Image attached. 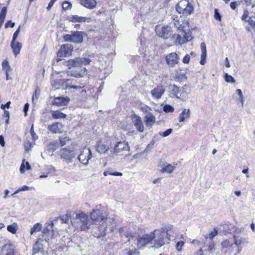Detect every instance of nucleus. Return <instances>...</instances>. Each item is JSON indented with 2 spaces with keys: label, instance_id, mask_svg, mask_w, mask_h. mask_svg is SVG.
Returning <instances> with one entry per match:
<instances>
[{
  "label": "nucleus",
  "instance_id": "nucleus-9",
  "mask_svg": "<svg viewBox=\"0 0 255 255\" xmlns=\"http://www.w3.org/2000/svg\"><path fill=\"white\" fill-rule=\"evenodd\" d=\"M153 239L154 236L151 233L144 235L137 239V245L139 248L143 247L148 244H152Z\"/></svg>",
  "mask_w": 255,
  "mask_h": 255
},
{
  "label": "nucleus",
  "instance_id": "nucleus-62",
  "mask_svg": "<svg viewBox=\"0 0 255 255\" xmlns=\"http://www.w3.org/2000/svg\"><path fill=\"white\" fill-rule=\"evenodd\" d=\"M7 9L6 7H3L0 12V16H4L5 17V15L6 14Z\"/></svg>",
  "mask_w": 255,
  "mask_h": 255
},
{
  "label": "nucleus",
  "instance_id": "nucleus-24",
  "mask_svg": "<svg viewBox=\"0 0 255 255\" xmlns=\"http://www.w3.org/2000/svg\"><path fill=\"white\" fill-rule=\"evenodd\" d=\"M10 46L14 55L16 56L19 53L20 51L22 48V45L20 42L15 41L11 42Z\"/></svg>",
  "mask_w": 255,
  "mask_h": 255
},
{
  "label": "nucleus",
  "instance_id": "nucleus-34",
  "mask_svg": "<svg viewBox=\"0 0 255 255\" xmlns=\"http://www.w3.org/2000/svg\"><path fill=\"white\" fill-rule=\"evenodd\" d=\"M174 169V167L173 166H171L170 164H167L162 168L161 171L162 172L171 173L173 172Z\"/></svg>",
  "mask_w": 255,
  "mask_h": 255
},
{
  "label": "nucleus",
  "instance_id": "nucleus-2",
  "mask_svg": "<svg viewBox=\"0 0 255 255\" xmlns=\"http://www.w3.org/2000/svg\"><path fill=\"white\" fill-rule=\"evenodd\" d=\"M71 224L77 231H84L91 228L92 222L87 214L81 212L73 213Z\"/></svg>",
  "mask_w": 255,
  "mask_h": 255
},
{
  "label": "nucleus",
  "instance_id": "nucleus-4",
  "mask_svg": "<svg viewBox=\"0 0 255 255\" xmlns=\"http://www.w3.org/2000/svg\"><path fill=\"white\" fill-rule=\"evenodd\" d=\"M91 60L89 58L76 57L67 61H64L63 64L68 66L69 69L72 67H81L90 64Z\"/></svg>",
  "mask_w": 255,
  "mask_h": 255
},
{
  "label": "nucleus",
  "instance_id": "nucleus-43",
  "mask_svg": "<svg viewBox=\"0 0 255 255\" xmlns=\"http://www.w3.org/2000/svg\"><path fill=\"white\" fill-rule=\"evenodd\" d=\"M40 94V90L38 87H37L35 89L34 94L33 95L32 97V101H34V99L37 100Z\"/></svg>",
  "mask_w": 255,
  "mask_h": 255
},
{
  "label": "nucleus",
  "instance_id": "nucleus-22",
  "mask_svg": "<svg viewBox=\"0 0 255 255\" xmlns=\"http://www.w3.org/2000/svg\"><path fill=\"white\" fill-rule=\"evenodd\" d=\"M80 3L82 5L90 9L94 8L97 5L95 0H80Z\"/></svg>",
  "mask_w": 255,
  "mask_h": 255
},
{
  "label": "nucleus",
  "instance_id": "nucleus-56",
  "mask_svg": "<svg viewBox=\"0 0 255 255\" xmlns=\"http://www.w3.org/2000/svg\"><path fill=\"white\" fill-rule=\"evenodd\" d=\"M30 131L33 139L35 140L36 139H37V136H36V133L34 131L33 126H32V127H31Z\"/></svg>",
  "mask_w": 255,
  "mask_h": 255
},
{
  "label": "nucleus",
  "instance_id": "nucleus-47",
  "mask_svg": "<svg viewBox=\"0 0 255 255\" xmlns=\"http://www.w3.org/2000/svg\"><path fill=\"white\" fill-rule=\"evenodd\" d=\"M173 229V226L170 224L166 225L163 228L159 229L161 231H164L166 233H168V231H171Z\"/></svg>",
  "mask_w": 255,
  "mask_h": 255
},
{
  "label": "nucleus",
  "instance_id": "nucleus-50",
  "mask_svg": "<svg viewBox=\"0 0 255 255\" xmlns=\"http://www.w3.org/2000/svg\"><path fill=\"white\" fill-rule=\"evenodd\" d=\"M3 69L6 71V70H11V69L8 64V62L6 61H3L2 63Z\"/></svg>",
  "mask_w": 255,
  "mask_h": 255
},
{
  "label": "nucleus",
  "instance_id": "nucleus-64",
  "mask_svg": "<svg viewBox=\"0 0 255 255\" xmlns=\"http://www.w3.org/2000/svg\"><path fill=\"white\" fill-rule=\"evenodd\" d=\"M214 244L213 241H211L209 245L208 246L207 250L209 251H211L214 249Z\"/></svg>",
  "mask_w": 255,
  "mask_h": 255
},
{
  "label": "nucleus",
  "instance_id": "nucleus-32",
  "mask_svg": "<svg viewBox=\"0 0 255 255\" xmlns=\"http://www.w3.org/2000/svg\"><path fill=\"white\" fill-rule=\"evenodd\" d=\"M18 229V225L16 223H14L11 225H8L7 230L10 233L14 234L16 233Z\"/></svg>",
  "mask_w": 255,
  "mask_h": 255
},
{
  "label": "nucleus",
  "instance_id": "nucleus-19",
  "mask_svg": "<svg viewBox=\"0 0 255 255\" xmlns=\"http://www.w3.org/2000/svg\"><path fill=\"white\" fill-rule=\"evenodd\" d=\"M70 99L68 97H57L55 98L53 104L59 107L64 106L67 105Z\"/></svg>",
  "mask_w": 255,
  "mask_h": 255
},
{
  "label": "nucleus",
  "instance_id": "nucleus-14",
  "mask_svg": "<svg viewBox=\"0 0 255 255\" xmlns=\"http://www.w3.org/2000/svg\"><path fill=\"white\" fill-rule=\"evenodd\" d=\"M165 92V89L163 86L160 85L155 87L150 91L152 97L154 99H159Z\"/></svg>",
  "mask_w": 255,
  "mask_h": 255
},
{
  "label": "nucleus",
  "instance_id": "nucleus-25",
  "mask_svg": "<svg viewBox=\"0 0 255 255\" xmlns=\"http://www.w3.org/2000/svg\"><path fill=\"white\" fill-rule=\"evenodd\" d=\"M2 255H14V251L12 247L10 245H5L1 250Z\"/></svg>",
  "mask_w": 255,
  "mask_h": 255
},
{
  "label": "nucleus",
  "instance_id": "nucleus-20",
  "mask_svg": "<svg viewBox=\"0 0 255 255\" xmlns=\"http://www.w3.org/2000/svg\"><path fill=\"white\" fill-rule=\"evenodd\" d=\"M191 111L189 109H183L182 112L180 114L179 116V122H184L186 120H188L190 118Z\"/></svg>",
  "mask_w": 255,
  "mask_h": 255
},
{
  "label": "nucleus",
  "instance_id": "nucleus-23",
  "mask_svg": "<svg viewBox=\"0 0 255 255\" xmlns=\"http://www.w3.org/2000/svg\"><path fill=\"white\" fill-rule=\"evenodd\" d=\"M72 42L75 43H81L83 42V32L76 31L72 33Z\"/></svg>",
  "mask_w": 255,
  "mask_h": 255
},
{
  "label": "nucleus",
  "instance_id": "nucleus-35",
  "mask_svg": "<svg viewBox=\"0 0 255 255\" xmlns=\"http://www.w3.org/2000/svg\"><path fill=\"white\" fill-rule=\"evenodd\" d=\"M172 38L175 39V42L177 44L181 45L184 43L183 37L182 38V37L179 34H173Z\"/></svg>",
  "mask_w": 255,
  "mask_h": 255
},
{
  "label": "nucleus",
  "instance_id": "nucleus-45",
  "mask_svg": "<svg viewBox=\"0 0 255 255\" xmlns=\"http://www.w3.org/2000/svg\"><path fill=\"white\" fill-rule=\"evenodd\" d=\"M184 35H183V39H184V43L185 42L190 41V40H192V36L190 34V33H185V32H184Z\"/></svg>",
  "mask_w": 255,
  "mask_h": 255
},
{
  "label": "nucleus",
  "instance_id": "nucleus-61",
  "mask_svg": "<svg viewBox=\"0 0 255 255\" xmlns=\"http://www.w3.org/2000/svg\"><path fill=\"white\" fill-rule=\"evenodd\" d=\"M184 245L183 242H178L176 244V249L178 251H181L182 247Z\"/></svg>",
  "mask_w": 255,
  "mask_h": 255
},
{
  "label": "nucleus",
  "instance_id": "nucleus-17",
  "mask_svg": "<svg viewBox=\"0 0 255 255\" xmlns=\"http://www.w3.org/2000/svg\"><path fill=\"white\" fill-rule=\"evenodd\" d=\"M155 116L151 113L145 115L144 122L147 128H151L155 123Z\"/></svg>",
  "mask_w": 255,
  "mask_h": 255
},
{
  "label": "nucleus",
  "instance_id": "nucleus-5",
  "mask_svg": "<svg viewBox=\"0 0 255 255\" xmlns=\"http://www.w3.org/2000/svg\"><path fill=\"white\" fill-rule=\"evenodd\" d=\"M176 10L179 13L188 15L191 13L193 10L192 5L186 0L180 1L176 5Z\"/></svg>",
  "mask_w": 255,
  "mask_h": 255
},
{
  "label": "nucleus",
  "instance_id": "nucleus-7",
  "mask_svg": "<svg viewBox=\"0 0 255 255\" xmlns=\"http://www.w3.org/2000/svg\"><path fill=\"white\" fill-rule=\"evenodd\" d=\"M156 32L159 37L164 39H169L173 35L172 28L169 26L157 27Z\"/></svg>",
  "mask_w": 255,
  "mask_h": 255
},
{
  "label": "nucleus",
  "instance_id": "nucleus-48",
  "mask_svg": "<svg viewBox=\"0 0 255 255\" xmlns=\"http://www.w3.org/2000/svg\"><path fill=\"white\" fill-rule=\"evenodd\" d=\"M72 7V4L71 2L67 1H64L62 4V8L64 10H68L70 9Z\"/></svg>",
  "mask_w": 255,
  "mask_h": 255
},
{
  "label": "nucleus",
  "instance_id": "nucleus-15",
  "mask_svg": "<svg viewBox=\"0 0 255 255\" xmlns=\"http://www.w3.org/2000/svg\"><path fill=\"white\" fill-rule=\"evenodd\" d=\"M67 19L73 22H89L91 20V18L88 17L79 16L77 15H72L67 17Z\"/></svg>",
  "mask_w": 255,
  "mask_h": 255
},
{
  "label": "nucleus",
  "instance_id": "nucleus-28",
  "mask_svg": "<svg viewBox=\"0 0 255 255\" xmlns=\"http://www.w3.org/2000/svg\"><path fill=\"white\" fill-rule=\"evenodd\" d=\"M64 53L68 56L71 54L73 51V46L70 44H63L61 46Z\"/></svg>",
  "mask_w": 255,
  "mask_h": 255
},
{
  "label": "nucleus",
  "instance_id": "nucleus-59",
  "mask_svg": "<svg viewBox=\"0 0 255 255\" xmlns=\"http://www.w3.org/2000/svg\"><path fill=\"white\" fill-rule=\"evenodd\" d=\"M71 75L76 78H80L84 76L81 71L79 72L74 73L72 74Z\"/></svg>",
  "mask_w": 255,
  "mask_h": 255
},
{
  "label": "nucleus",
  "instance_id": "nucleus-54",
  "mask_svg": "<svg viewBox=\"0 0 255 255\" xmlns=\"http://www.w3.org/2000/svg\"><path fill=\"white\" fill-rule=\"evenodd\" d=\"M215 14H214V17L216 19V20H218L219 21H221V16L220 14V13L219 12V11L218 10V9H215Z\"/></svg>",
  "mask_w": 255,
  "mask_h": 255
},
{
  "label": "nucleus",
  "instance_id": "nucleus-26",
  "mask_svg": "<svg viewBox=\"0 0 255 255\" xmlns=\"http://www.w3.org/2000/svg\"><path fill=\"white\" fill-rule=\"evenodd\" d=\"M200 47L201 50V55L200 63L201 65H204L206 62V58L207 56L206 46L205 43L204 42L201 43Z\"/></svg>",
  "mask_w": 255,
  "mask_h": 255
},
{
  "label": "nucleus",
  "instance_id": "nucleus-49",
  "mask_svg": "<svg viewBox=\"0 0 255 255\" xmlns=\"http://www.w3.org/2000/svg\"><path fill=\"white\" fill-rule=\"evenodd\" d=\"M72 34H65L63 36V38L65 42H72Z\"/></svg>",
  "mask_w": 255,
  "mask_h": 255
},
{
  "label": "nucleus",
  "instance_id": "nucleus-10",
  "mask_svg": "<svg viewBox=\"0 0 255 255\" xmlns=\"http://www.w3.org/2000/svg\"><path fill=\"white\" fill-rule=\"evenodd\" d=\"M166 61L170 67H174L179 63V57L175 52H172L167 54L165 57Z\"/></svg>",
  "mask_w": 255,
  "mask_h": 255
},
{
  "label": "nucleus",
  "instance_id": "nucleus-18",
  "mask_svg": "<svg viewBox=\"0 0 255 255\" xmlns=\"http://www.w3.org/2000/svg\"><path fill=\"white\" fill-rule=\"evenodd\" d=\"M110 149L108 143L99 141L97 144V150L101 154L105 153Z\"/></svg>",
  "mask_w": 255,
  "mask_h": 255
},
{
  "label": "nucleus",
  "instance_id": "nucleus-11",
  "mask_svg": "<svg viewBox=\"0 0 255 255\" xmlns=\"http://www.w3.org/2000/svg\"><path fill=\"white\" fill-rule=\"evenodd\" d=\"M60 155L62 159L69 162L71 159L75 156V151L67 148H62L60 150Z\"/></svg>",
  "mask_w": 255,
  "mask_h": 255
},
{
  "label": "nucleus",
  "instance_id": "nucleus-31",
  "mask_svg": "<svg viewBox=\"0 0 255 255\" xmlns=\"http://www.w3.org/2000/svg\"><path fill=\"white\" fill-rule=\"evenodd\" d=\"M234 244L237 247H239L241 246V244L246 243L247 242L245 238H239V237L235 235L234 236Z\"/></svg>",
  "mask_w": 255,
  "mask_h": 255
},
{
  "label": "nucleus",
  "instance_id": "nucleus-63",
  "mask_svg": "<svg viewBox=\"0 0 255 255\" xmlns=\"http://www.w3.org/2000/svg\"><path fill=\"white\" fill-rule=\"evenodd\" d=\"M37 243H36L34 246V247L33 248V254H35L39 252V248L37 246Z\"/></svg>",
  "mask_w": 255,
  "mask_h": 255
},
{
  "label": "nucleus",
  "instance_id": "nucleus-41",
  "mask_svg": "<svg viewBox=\"0 0 255 255\" xmlns=\"http://www.w3.org/2000/svg\"><path fill=\"white\" fill-rule=\"evenodd\" d=\"M140 109L143 112L145 113V115H147V114L148 113H151V108L146 105H143L142 106H141Z\"/></svg>",
  "mask_w": 255,
  "mask_h": 255
},
{
  "label": "nucleus",
  "instance_id": "nucleus-46",
  "mask_svg": "<svg viewBox=\"0 0 255 255\" xmlns=\"http://www.w3.org/2000/svg\"><path fill=\"white\" fill-rule=\"evenodd\" d=\"M103 174L105 176H107L108 175H114V176H121L123 175L122 173H121V172H111L108 171H105Z\"/></svg>",
  "mask_w": 255,
  "mask_h": 255
},
{
  "label": "nucleus",
  "instance_id": "nucleus-21",
  "mask_svg": "<svg viewBox=\"0 0 255 255\" xmlns=\"http://www.w3.org/2000/svg\"><path fill=\"white\" fill-rule=\"evenodd\" d=\"M119 233L123 238H125L126 240H123L125 242H129L133 237L129 233H128V228L127 227L121 228L119 229Z\"/></svg>",
  "mask_w": 255,
  "mask_h": 255
},
{
  "label": "nucleus",
  "instance_id": "nucleus-51",
  "mask_svg": "<svg viewBox=\"0 0 255 255\" xmlns=\"http://www.w3.org/2000/svg\"><path fill=\"white\" fill-rule=\"evenodd\" d=\"M20 27H21V25H19L18 28L17 29V30L14 32L11 41H16V40L17 38V36L20 32Z\"/></svg>",
  "mask_w": 255,
  "mask_h": 255
},
{
  "label": "nucleus",
  "instance_id": "nucleus-60",
  "mask_svg": "<svg viewBox=\"0 0 255 255\" xmlns=\"http://www.w3.org/2000/svg\"><path fill=\"white\" fill-rule=\"evenodd\" d=\"M15 25V23L12 22L11 20H9L6 22L5 25V27L7 28L8 27H13Z\"/></svg>",
  "mask_w": 255,
  "mask_h": 255
},
{
  "label": "nucleus",
  "instance_id": "nucleus-12",
  "mask_svg": "<svg viewBox=\"0 0 255 255\" xmlns=\"http://www.w3.org/2000/svg\"><path fill=\"white\" fill-rule=\"evenodd\" d=\"M129 150V146L127 141H123L118 142L114 148V152L120 153Z\"/></svg>",
  "mask_w": 255,
  "mask_h": 255
},
{
  "label": "nucleus",
  "instance_id": "nucleus-1",
  "mask_svg": "<svg viewBox=\"0 0 255 255\" xmlns=\"http://www.w3.org/2000/svg\"><path fill=\"white\" fill-rule=\"evenodd\" d=\"M103 212L104 209L100 205H99L95 209L93 210L90 214L91 221L100 224V226L98 227L99 234L97 236L98 238L104 236L106 235L108 224L111 223L112 221L114 220L113 218H107Z\"/></svg>",
  "mask_w": 255,
  "mask_h": 255
},
{
  "label": "nucleus",
  "instance_id": "nucleus-44",
  "mask_svg": "<svg viewBox=\"0 0 255 255\" xmlns=\"http://www.w3.org/2000/svg\"><path fill=\"white\" fill-rule=\"evenodd\" d=\"M233 245V244L232 243H231L230 241L228 240H224L221 243V245L222 247L224 248H226L229 247H232Z\"/></svg>",
  "mask_w": 255,
  "mask_h": 255
},
{
  "label": "nucleus",
  "instance_id": "nucleus-39",
  "mask_svg": "<svg viewBox=\"0 0 255 255\" xmlns=\"http://www.w3.org/2000/svg\"><path fill=\"white\" fill-rule=\"evenodd\" d=\"M217 235L218 231L216 229H214L212 232L210 233L208 236H205V238L206 239L209 238L210 239L212 240Z\"/></svg>",
  "mask_w": 255,
  "mask_h": 255
},
{
  "label": "nucleus",
  "instance_id": "nucleus-55",
  "mask_svg": "<svg viewBox=\"0 0 255 255\" xmlns=\"http://www.w3.org/2000/svg\"><path fill=\"white\" fill-rule=\"evenodd\" d=\"M24 147L26 151H28L32 147L31 143L29 141H25Z\"/></svg>",
  "mask_w": 255,
  "mask_h": 255
},
{
  "label": "nucleus",
  "instance_id": "nucleus-16",
  "mask_svg": "<svg viewBox=\"0 0 255 255\" xmlns=\"http://www.w3.org/2000/svg\"><path fill=\"white\" fill-rule=\"evenodd\" d=\"M63 125L58 122H55L48 126V129L53 133H60L63 131Z\"/></svg>",
  "mask_w": 255,
  "mask_h": 255
},
{
  "label": "nucleus",
  "instance_id": "nucleus-37",
  "mask_svg": "<svg viewBox=\"0 0 255 255\" xmlns=\"http://www.w3.org/2000/svg\"><path fill=\"white\" fill-rule=\"evenodd\" d=\"M57 55L58 57V58L56 59L57 62H59L61 60L60 58L65 57L67 56L65 53L63 51L62 49V47L60 46V49L57 52Z\"/></svg>",
  "mask_w": 255,
  "mask_h": 255
},
{
  "label": "nucleus",
  "instance_id": "nucleus-42",
  "mask_svg": "<svg viewBox=\"0 0 255 255\" xmlns=\"http://www.w3.org/2000/svg\"><path fill=\"white\" fill-rule=\"evenodd\" d=\"M174 110V108L169 105H165L163 107V111L165 113L173 112Z\"/></svg>",
  "mask_w": 255,
  "mask_h": 255
},
{
  "label": "nucleus",
  "instance_id": "nucleus-36",
  "mask_svg": "<svg viewBox=\"0 0 255 255\" xmlns=\"http://www.w3.org/2000/svg\"><path fill=\"white\" fill-rule=\"evenodd\" d=\"M73 217V214H71L70 213H67L65 215L63 216L61 219L63 223H67L68 222L69 220L70 219L71 221V218Z\"/></svg>",
  "mask_w": 255,
  "mask_h": 255
},
{
  "label": "nucleus",
  "instance_id": "nucleus-58",
  "mask_svg": "<svg viewBox=\"0 0 255 255\" xmlns=\"http://www.w3.org/2000/svg\"><path fill=\"white\" fill-rule=\"evenodd\" d=\"M190 57L188 54H186L183 58L182 62L184 63L188 64L189 62Z\"/></svg>",
  "mask_w": 255,
  "mask_h": 255
},
{
  "label": "nucleus",
  "instance_id": "nucleus-53",
  "mask_svg": "<svg viewBox=\"0 0 255 255\" xmlns=\"http://www.w3.org/2000/svg\"><path fill=\"white\" fill-rule=\"evenodd\" d=\"M155 144V141L154 139H152V141L147 145L145 150L146 151H148L152 148L153 146Z\"/></svg>",
  "mask_w": 255,
  "mask_h": 255
},
{
  "label": "nucleus",
  "instance_id": "nucleus-29",
  "mask_svg": "<svg viewBox=\"0 0 255 255\" xmlns=\"http://www.w3.org/2000/svg\"><path fill=\"white\" fill-rule=\"evenodd\" d=\"M53 226L54 223L53 222L49 223L47 226L44 229L43 233L44 234H48L50 236L52 237L53 236Z\"/></svg>",
  "mask_w": 255,
  "mask_h": 255
},
{
  "label": "nucleus",
  "instance_id": "nucleus-30",
  "mask_svg": "<svg viewBox=\"0 0 255 255\" xmlns=\"http://www.w3.org/2000/svg\"><path fill=\"white\" fill-rule=\"evenodd\" d=\"M66 117V115L65 114L59 111L52 112V118L54 119H64Z\"/></svg>",
  "mask_w": 255,
  "mask_h": 255
},
{
  "label": "nucleus",
  "instance_id": "nucleus-3",
  "mask_svg": "<svg viewBox=\"0 0 255 255\" xmlns=\"http://www.w3.org/2000/svg\"><path fill=\"white\" fill-rule=\"evenodd\" d=\"M151 235L154 236V243L152 247L154 248H159L166 244H168L170 242V236L168 233L164 231H161L159 230H155L151 232Z\"/></svg>",
  "mask_w": 255,
  "mask_h": 255
},
{
  "label": "nucleus",
  "instance_id": "nucleus-57",
  "mask_svg": "<svg viewBox=\"0 0 255 255\" xmlns=\"http://www.w3.org/2000/svg\"><path fill=\"white\" fill-rule=\"evenodd\" d=\"M128 255H139L138 252L136 250H131L128 252Z\"/></svg>",
  "mask_w": 255,
  "mask_h": 255
},
{
  "label": "nucleus",
  "instance_id": "nucleus-27",
  "mask_svg": "<svg viewBox=\"0 0 255 255\" xmlns=\"http://www.w3.org/2000/svg\"><path fill=\"white\" fill-rule=\"evenodd\" d=\"M59 147V143L57 140L50 142L46 147V150L48 152H51L52 154L53 152Z\"/></svg>",
  "mask_w": 255,
  "mask_h": 255
},
{
  "label": "nucleus",
  "instance_id": "nucleus-8",
  "mask_svg": "<svg viewBox=\"0 0 255 255\" xmlns=\"http://www.w3.org/2000/svg\"><path fill=\"white\" fill-rule=\"evenodd\" d=\"M92 157V152L90 148H84L78 155L79 161L84 165H87L89 160Z\"/></svg>",
  "mask_w": 255,
  "mask_h": 255
},
{
  "label": "nucleus",
  "instance_id": "nucleus-33",
  "mask_svg": "<svg viewBox=\"0 0 255 255\" xmlns=\"http://www.w3.org/2000/svg\"><path fill=\"white\" fill-rule=\"evenodd\" d=\"M42 225L39 223H37L34 225L33 227L30 230L31 235L33 234L35 232H39L41 230Z\"/></svg>",
  "mask_w": 255,
  "mask_h": 255
},
{
  "label": "nucleus",
  "instance_id": "nucleus-40",
  "mask_svg": "<svg viewBox=\"0 0 255 255\" xmlns=\"http://www.w3.org/2000/svg\"><path fill=\"white\" fill-rule=\"evenodd\" d=\"M173 129L172 128H168L166 130L163 132H160L159 134L162 137H166L172 133Z\"/></svg>",
  "mask_w": 255,
  "mask_h": 255
},
{
  "label": "nucleus",
  "instance_id": "nucleus-52",
  "mask_svg": "<svg viewBox=\"0 0 255 255\" xmlns=\"http://www.w3.org/2000/svg\"><path fill=\"white\" fill-rule=\"evenodd\" d=\"M253 19H255V16H252V17L250 18L249 19V20H248V21L249 23V24L252 26V27L253 28H255V20H254Z\"/></svg>",
  "mask_w": 255,
  "mask_h": 255
},
{
  "label": "nucleus",
  "instance_id": "nucleus-13",
  "mask_svg": "<svg viewBox=\"0 0 255 255\" xmlns=\"http://www.w3.org/2000/svg\"><path fill=\"white\" fill-rule=\"evenodd\" d=\"M131 117L132 122L136 129L139 132H143L144 126L141 118L135 114L132 115Z\"/></svg>",
  "mask_w": 255,
  "mask_h": 255
},
{
  "label": "nucleus",
  "instance_id": "nucleus-38",
  "mask_svg": "<svg viewBox=\"0 0 255 255\" xmlns=\"http://www.w3.org/2000/svg\"><path fill=\"white\" fill-rule=\"evenodd\" d=\"M225 80L227 83H235V80L231 76L227 73H226L224 76Z\"/></svg>",
  "mask_w": 255,
  "mask_h": 255
},
{
  "label": "nucleus",
  "instance_id": "nucleus-6",
  "mask_svg": "<svg viewBox=\"0 0 255 255\" xmlns=\"http://www.w3.org/2000/svg\"><path fill=\"white\" fill-rule=\"evenodd\" d=\"M171 93L176 98L185 100L187 98V92L185 87H179L175 85L170 86Z\"/></svg>",
  "mask_w": 255,
  "mask_h": 255
}]
</instances>
